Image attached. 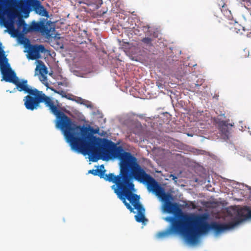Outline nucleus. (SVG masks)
<instances>
[{"mask_svg": "<svg viewBox=\"0 0 251 251\" xmlns=\"http://www.w3.org/2000/svg\"><path fill=\"white\" fill-rule=\"evenodd\" d=\"M170 177H172V179H173L175 181H176V179H177V177L174 175H171Z\"/></svg>", "mask_w": 251, "mask_h": 251, "instance_id": "18", "label": "nucleus"}, {"mask_svg": "<svg viewBox=\"0 0 251 251\" xmlns=\"http://www.w3.org/2000/svg\"><path fill=\"white\" fill-rule=\"evenodd\" d=\"M10 65L6 57L5 51L2 49V44L0 42V70Z\"/></svg>", "mask_w": 251, "mask_h": 251, "instance_id": "10", "label": "nucleus"}, {"mask_svg": "<svg viewBox=\"0 0 251 251\" xmlns=\"http://www.w3.org/2000/svg\"><path fill=\"white\" fill-rule=\"evenodd\" d=\"M204 80L202 79H201L200 80L199 79L197 81V83H195L196 86H200L202 85V83L203 82Z\"/></svg>", "mask_w": 251, "mask_h": 251, "instance_id": "16", "label": "nucleus"}, {"mask_svg": "<svg viewBox=\"0 0 251 251\" xmlns=\"http://www.w3.org/2000/svg\"><path fill=\"white\" fill-rule=\"evenodd\" d=\"M0 71L2 75V80L15 84L16 85V88L19 91H24L28 94L33 90V89L30 88L27 84V80H20L18 77L16 76L15 73L11 68L10 65L1 69Z\"/></svg>", "mask_w": 251, "mask_h": 251, "instance_id": "6", "label": "nucleus"}, {"mask_svg": "<svg viewBox=\"0 0 251 251\" xmlns=\"http://www.w3.org/2000/svg\"><path fill=\"white\" fill-rule=\"evenodd\" d=\"M238 215L232 221L227 223L213 222L210 224L207 222V216L206 214L184 215L181 220L168 217L166 220L172 222L171 226L166 230L158 232L157 237L162 238L172 233H180L185 235L188 242L194 244L198 242V235L205 234L210 229L219 233L233 228L245 220L251 219V209L245 206L238 211Z\"/></svg>", "mask_w": 251, "mask_h": 251, "instance_id": "2", "label": "nucleus"}, {"mask_svg": "<svg viewBox=\"0 0 251 251\" xmlns=\"http://www.w3.org/2000/svg\"><path fill=\"white\" fill-rule=\"evenodd\" d=\"M142 41L146 44L151 45L152 40L151 38L145 37V38H143V39L142 40Z\"/></svg>", "mask_w": 251, "mask_h": 251, "instance_id": "14", "label": "nucleus"}, {"mask_svg": "<svg viewBox=\"0 0 251 251\" xmlns=\"http://www.w3.org/2000/svg\"><path fill=\"white\" fill-rule=\"evenodd\" d=\"M93 133L89 131L80 137L70 144L71 148L84 155H88L92 162L97 161L101 156L108 157L111 154H115L120 159V171L117 176L113 173L105 174L103 165L100 166V169L91 170L88 173L114 183L111 186L114 192L130 212H133L134 209L137 210L138 213L135 216L136 221L144 223L147 220L145 217V210L139 201V196L134 193L133 179L152 184L151 176L140 165L137 159L130 152L125 151L122 147L117 146L107 139L94 136Z\"/></svg>", "mask_w": 251, "mask_h": 251, "instance_id": "1", "label": "nucleus"}, {"mask_svg": "<svg viewBox=\"0 0 251 251\" xmlns=\"http://www.w3.org/2000/svg\"><path fill=\"white\" fill-rule=\"evenodd\" d=\"M45 84L46 85H48V83L47 82H46V83H45Z\"/></svg>", "mask_w": 251, "mask_h": 251, "instance_id": "19", "label": "nucleus"}, {"mask_svg": "<svg viewBox=\"0 0 251 251\" xmlns=\"http://www.w3.org/2000/svg\"><path fill=\"white\" fill-rule=\"evenodd\" d=\"M46 49L43 45H30L28 47L27 57L31 60H35L41 57L40 53H45Z\"/></svg>", "mask_w": 251, "mask_h": 251, "instance_id": "8", "label": "nucleus"}, {"mask_svg": "<svg viewBox=\"0 0 251 251\" xmlns=\"http://www.w3.org/2000/svg\"><path fill=\"white\" fill-rule=\"evenodd\" d=\"M37 71H39L40 75H47L48 74L47 68L42 61H38V65L35 69V75L37 74L36 73Z\"/></svg>", "mask_w": 251, "mask_h": 251, "instance_id": "12", "label": "nucleus"}, {"mask_svg": "<svg viewBox=\"0 0 251 251\" xmlns=\"http://www.w3.org/2000/svg\"><path fill=\"white\" fill-rule=\"evenodd\" d=\"M46 106L49 107L50 111L56 116L57 121L56 126L63 132L67 141L70 144L74 142L78 138L89 131L98 133L99 130H95L90 126L77 125L68 117L64 113L61 111L54 105L51 99L46 96L44 101Z\"/></svg>", "mask_w": 251, "mask_h": 251, "instance_id": "3", "label": "nucleus"}, {"mask_svg": "<svg viewBox=\"0 0 251 251\" xmlns=\"http://www.w3.org/2000/svg\"><path fill=\"white\" fill-rule=\"evenodd\" d=\"M221 11L224 15V16L229 19L231 17V13L230 10L226 8V6H225V4L222 5V8H221Z\"/></svg>", "mask_w": 251, "mask_h": 251, "instance_id": "13", "label": "nucleus"}, {"mask_svg": "<svg viewBox=\"0 0 251 251\" xmlns=\"http://www.w3.org/2000/svg\"><path fill=\"white\" fill-rule=\"evenodd\" d=\"M151 182L152 184L149 182L142 181L141 183L146 184L148 190L153 193L156 196L165 201L164 210L169 213H173L179 210L178 206L176 203H174L169 201L170 195L167 194L163 188L152 176Z\"/></svg>", "mask_w": 251, "mask_h": 251, "instance_id": "5", "label": "nucleus"}, {"mask_svg": "<svg viewBox=\"0 0 251 251\" xmlns=\"http://www.w3.org/2000/svg\"><path fill=\"white\" fill-rule=\"evenodd\" d=\"M22 30L21 32L23 34H25L30 32H39L42 34H46L47 36H50L51 28L45 25L43 21L36 22L33 21L30 25H28L25 22V21L22 18L19 17L17 21V29H15L13 24H10L7 26L9 32H12L13 34L17 35L19 30Z\"/></svg>", "mask_w": 251, "mask_h": 251, "instance_id": "4", "label": "nucleus"}, {"mask_svg": "<svg viewBox=\"0 0 251 251\" xmlns=\"http://www.w3.org/2000/svg\"><path fill=\"white\" fill-rule=\"evenodd\" d=\"M46 75H41V77L40 79L41 81H47V76Z\"/></svg>", "mask_w": 251, "mask_h": 251, "instance_id": "17", "label": "nucleus"}, {"mask_svg": "<svg viewBox=\"0 0 251 251\" xmlns=\"http://www.w3.org/2000/svg\"><path fill=\"white\" fill-rule=\"evenodd\" d=\"M33 6L36 12L43 16H48V12L45 7L41 4L39 0H36L33 4Z\"/></svg>", "mask_w": 251, "mask_h": 251, "instance_id": "9", "label": "nucleus"}, {"mask_svg": "<svg viewBox=\"0 0 251 251\" xmlns=\"http://www.w3.org/2000/svg\"><path fill=\"white\" fill-rule=\"evenodd\" d=\"M219 130L225 135H227L229 132V126H232V125L228 123L227 121H222L218 124Z\"/></svg>", "mask_w": 251, "mask_h": 251, "instance_id": "11", "label": "nucleus"}, {"mask_svg": "<svg viewBox=\"0 0 251 251\" xmlns=\"http://www.w3.org/2000/svg\"><path fill=\"white\" fill-rule=\"evenodd\" d=\"M28 95L25 96L23 99L24 105L27 110L33 111L37 109L40 103L44 102L46 95L41 91L33 88Z\"/></svg>", "mask_w": 251, "mask_h": 251, "instance_id": "7", "label": "nucleus"}, {"mask_svg": "<svg viewBox=\"0 0 251 251\" xmlns=\"http://www.w3.org/2000/svg\"><path fill=\"white\" fill-rule=\"evenodd\" d=\"M156 85L159 88H163L164 87V85L162 84V82L160 80H157L156 82Z\"/></svg>", "mask_w": 251, "mask_h": 251, "instance_id": "15", "label": "nucleus"}]
</instances>
